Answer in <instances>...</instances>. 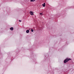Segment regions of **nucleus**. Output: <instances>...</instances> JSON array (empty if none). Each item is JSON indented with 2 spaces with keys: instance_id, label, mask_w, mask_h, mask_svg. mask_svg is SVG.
<instances>
[{
  "instance_id": "f257e3e1",
  "label": "nucleus",
  "mask_w": 74,
  "mask_h": 74,
  "mask_svg": "<svg viewBox=\"0 0 74 74\" xmlns=\"http://www.w3.org/2000/svg\"><path fill=\"white\" fill-rule=\"evenodd\" d=\"M71 59L70 58H66L65 60H64V63H66V62H68V61H69L70 60H71Z\"/></svg>"
},
{
  "instance_id": "f03ea898",
  "label": "nucleus",
  "mask_w": 74,
  "mask_h": 74,
  "mask_svg": "<svg viewBox=\"0 0 74 74\" xmlns=\"http://www.w3.org/2000/svg\"><path fill=\"white\" fill-rule=\"evenodd\" d=\"M30 14L31 15H34V14H33V12L32 11L30 12Z\"/></svg>"
},
{
  "instance_id": "7ed1b4c3",
  "label": "nucleus",
  "mask_w": 74,
  "mask_h": 74,
  "mask_svg": "<svg viewBox=\"0 0 74 74\" xmlns=\"http://www.w3.org/2000/svg\"><path fill=\"white\" fill-rule=\"evenodd\" d=\"M43 7H45V3H44L43 4H42Z\"/></svg>"
},
{
  "instance_id": "20e7f679",
  "label": "nucleus",
  "mask_w": 74,
  "mask_h": 74,
  "mask_svg": "<svg viewBox=\"0 0 74 74\" xmlns=\"http://www.w3.org/2000/svg\"><path fill=\"white\" fill-rule=\"evenodd\" d=\"M10 29L11 30H14V28H13V27H12L10 28Z\"/></svg>"
},
{
  "instance_id": "39448f33",
  "label": "nucleus",
  "mask_w": 74,
  "mask_h": 74,
  "mask_svg": "<svg viewBox=\"0 0 74 74\" xmlns=\"http://www.w3.org/2000/svg\"><path fill=\"white\" fill-rule=\"evenodd\" d=\"M26 32L27 33H29V30H27L26 31Z\"/></svg>"
},
{
  "instance_id": "423d86ee",
  "label": "nucleus",
  "mask_w": 74,
  "mask_h": 74,
  "mask_svg": "<svg viewBox=\"0 0 74 74\" xmlns=\"http://www.w3.org/2000/svg\"><path fill=\"white\" fill-rule=\"evenodd\" d=\"M31 2H34V1H35V0H31Z\"/></svg>"
},
{
  "instance_id": "0eeeda50",
  "label": "nucleus",
  "mask_w": 74,
  "mask_h": 74,
  "mask_svg": "<svg viewBox=\"0 0 74 74\" xmlns=\"http://www.w3.org/2000/svg\"><path fill=\"white\" fill-rule=\"evenodd\" d=\"M31 31L32 32H33L34 30L33 29H31Z\"/></svg>"
},
{
  "instance_id": "6e6552de",
  "label": "nucleus",
  "mask_w": 74,
  "mask_h": 74,
  "mask_svg": "<svg viewBox=\"0 0 74 74\" xmlns=\"http://www.w3.org/2000/svg\"><path fill=\"white\" fill-rule=\"evenodd\" d=\"M40 14L41 15H42V13H40Z\"/></svg>"
},
{
  "instance_id": "1a4fd4ad",
  "label": "nucleus",
  "mask_w": 74,
  "mask_h": 74,
  "mask_svg": "<svg viewBox=\"0 0 74 74\" xmlns=\"http://www.w3.org/2000/svg\"><path fill=\"white\" fill-rule=\"evenodd\" d=\"M19 21L20 22H21L22 21H21V20H19Z\"/></svg>"
}]
</instances>
